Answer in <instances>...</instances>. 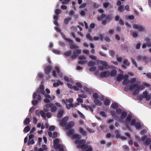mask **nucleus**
Segmentation results:
<instances>
[{"instance_id":"obj_45","label":"nucleus","mask_w":151,"mask_h":151,"mask_svg":"<svg viewBox=\"0 0 151 151\" xmlns=\"http://www.w3.org/2000/svg\"><path fill=\"white\" fill-rule=\"evenodd\" d=\"M118 11L120 12H122L124 10V7L122 6H120L118 9Z\"/></svg>"},{"instance_id":"obj_10","label":"nucleus","mask_w":151,"mask_h":151,"mask_svg":"<svg viewBox=\"0 0 151 151\" xmlns=\"http://www.w3.org/2000/svg\"><path fill=\"white\" fill-rule=\"evenodd\" d=\"M75 124V123L73 121H70L68 122L65 127L66 129H69L73 127Z\"/></svg>"},{"instance_id":"obj_1","label":"nucleus","mask_w":151,"mask_h":151,"mask_svg":"<svg viewBox=\"0 0 151 151\" xmlns=\"http://www.w3.org/2000/svg\"><path fill=\"white\" fill-rule=\"evenodd\" d=\"M105 18V20L102 21V24L103 25H105L107 22H111L112 19L113 17L111 14H108L106 16L105 14L103 13L101 16H98L97 18L98 21H101Z\"/></svg>"},{"instance_id":"obj_62","label":"nucleus","mask_w":151,"mask_h":151,"mask_svg":"<svg viewBox=\"0 0 151 151\" xmlns=\"http://www.w3.org/2000/svg\"><path fill=\"white\" fill-rule=\"evenodd\" d=\"M55 148H57L59 150L63 148V147L61 145L59 144L55 146Z\"/></svg>"},{"instance_id":"obj_27","label":"nucleus","mask_w":151,"mask_h":151,"mask_svg":"<svg viewBox=\"0 0 151 151\" xmlns=\"http://www.w3.org/2000/svg\"><path fill=\"white\" fill-rule=\"evenodd\" d=\"M130 83V81L128 79H125L123 81L122 84L124 85H126Z\"/></svg>"},{"instance_id":"obj_41","label":"nucleus","mask_w":151,"mask_h":151,"mask_svg":"<svg viewBox=\"0 0 151 151\" xmlns=\"http://www.w3.org/2000/svg\"><path fill=\"white\" fill-rule=\"evenodd\" d=\"M30 122V119L29 118H26L24 122V123L25 124H27Z\"/></svg>"},{"instance_id":"obj_43","label":"nucleus","mask_w":151,"mask_h":151,"mask_svg":"<svg viewBox=\"0 0 151 151\" xmlns=\"http://www.w3.org/2000/svg\"><path fill=\"white\" fill-rule=\"evenodd\" d=\"M116 60L119 62H121L122 61V58L121 57H119L118 55H116Z\"/></svg>"},{"instance_id":"obj_37","label":"nucleus","mask_w":151,"mask_h":151,"mask_svg":"<svg viewBox=\"0 0 151 151\" xmlns=\"http://www.w3.org/2000/svg\"><path fill=\"white\" fill-rule=\"evenodd\" d=\"M122 148L125 151H129V147L127 145H124L123 146Z\"/></svg>"},{"instance_id":"obj_22","label":"nucleus","mask_w":151,"mask_h":151,"mask_svg":"<svg viewBox=\"0 0 151 151\" xmlns=\"http://www.w3.org/2000/svg\"><path fill=\"white\" fill-rule=\"evenodd\" d=\"M121 113V119H124L125 118L127 115V112L126 111H123Z\"/></svg>"},{"instance_id":"obj_49","label":"nucleus","mask_w":151,"mask_h":151,"mask_svg":"<svg viewBox=\"0 0 151 151\" xmlns=\"http://www.w3.org/2000/svg\"><path fill=\"white\" fill-rule=\"evenodd\" d=\"M88 147V146L86 144H83L81 146V148L83 150L87 149Z\"/></svg>"},{"instance_id":"obj_31","label":"nucleus","mask_w":151,"mask_h":151,"mask_svg":"<svg viewBox=\"0 0 151 151\" xmlns=\"http://www.w3.org/2000/svg\"><path fill=\"white\" fill-rule=\"evenodd\" d=\"M104 104L106 106H109L110 103V101L108 99H106L104 101Z\"/></svg>"},{"instance_id":"obj_61","label":"nucleus","mask_w":151,"mask_h":151,"mask_svg":"<svg viewBox=\"0 0 151 151\" xmlns=\"http://www.w3.org/2000/svg\"><path fill=\"white\" fill-rule=\"evenodd\" d=\"M96 67L93 66H92L90 68L89 70L90 71L93 72L94 71L96 70Z\"/></svg>"},{"instance_id":"obj_36","label":"nucleus","mask_w":151,"mask_h":151,"mask_svg":"<svg viewBox=\"0 0 151 151\" xmlns=\"http://www.w3.org/2000/svg\"><path fill=\"white\" fill-rule=\"evenodd\" d=\"M30 130V128L29 126H27L24 128V131L25 133L28 132Z\"/></svg>"},{"instance_id":"obj_5","label":"nucleus","mask_w":151,"mask_h":151,"mask_svg":"<svg viewBox=\"0 0 151 151\" xmlns=\"http://www.w3.org/2000/svg\"><path fill=\"white\" fill-rule=\"evenodd\" d=\"M137 59L138 60L144 61L147 63H148L147 57L145 56L138 55L137 57Z\"/></svg>"},{"instance_id":"obj_34","label":"nucleus","mask_w":151,"mask_h":151,"mask_svg":"<svg viewBox=\"0 0 151 151\" xmlns=\"http://www.w3.org/2000/svg\"><path fill=\"white\" fill-rule=\"evenodd\" d=\"M109 53L110 55H111L112 57H114L115 54V52L113 50H110L109 52Z\"/></svg>"},{"instance_id":"obj_64","label":"nucleus","mask_w":151,"mask_h":151,"mask_svg":"<svg viewBox=\"0 0 151 151\" xmlns=\"http://www.w3.org/2000/svg\"><path fill=\"white\" fill-rule=\"evenodd\" d=\"M55 127L54 126H51L49 127V130L50 131H53L55 129Z\"/></svg>"},{"instance_id":"obj_19","label":"nucleus","mask_w":151,"mask_h":151,"mask_svg":"<svg viewBox=\"0 0 151 151\" xmlns=\"http://www.w3.org/2000/svg\"><path fill=\"white\" fill-rule=\"evenodd\" d=\"M124 79V76L122 74H119L117 78V80L118 81H121Z\"/></svg>"},{"instance_id":"obj_11","label":"nucleus","mask_w":151,"mask_h":151,"mask_svg":"<svg viewBox=\"0 0 151 151\" xmlns=\"http://www.w3.org/2000/svg\"><path fill=\"white\" fill-rule=\"evenodd\" d=\"M39 94V91H37L36 92L34 93L33 95V98L34 99H36L39 101H40L41 99V96Z\"/></svg>"},{"instance_id":"obj_4","label":"nucleus","mask_w":151,"mask_h":151,"mask_svg":"<svg viewBox=\"0 0 151 151\" xmlns=\"http://www.w3.org/2000/svg\"><path fill=\"white\" fill-rule=\"evenodd\" d=\"M69 117L68 116L64 117L62 119V120L60 122V125L63 127H66L67 124V121Z\"/></svg>"},{"instance_id":"obj_2","label":"nucleus","mask_w":151,"mask_h":151,"mask_svg":"<svg viewBox=\"0 0 151 151\" xmlns=\"http://www.w3.org/2000/svg\"><path fill=\"white\" fill-rule=\"evenodd\" d=\"M140 82L139 81H137L134 84L130 85L129 86L130 90H132L134 88H136L138 90H142L145 88V85L148 86V84L145 83L144 84H140Z\"/></svg>"},{"instance_id":"obj_9","label":"nucleus","mask_w":151,"mask_h":151,"mask_svg":"<svg viewBox=\"0 0 151 151\" xmlns=\"http://www.w3.org/2000/svg\"><path fill=\"white\" fill-rule=\"evenodd\" d=\"M123 64L122 65V68L124 69L127 68V67L130 65V63L127 59H124L123 61Z\"/></svg>"},{"instance_id":"obj_54","label":"nucleus","mask_w":151,"mask_h":151,"mask_svg":"<svg viewBox=\"0 0 151 151\" xmlns=\"http://www.w3.org/2000/svg\"><path fill=\"white\" fill-rule=\"evenodd\" d=\"M95 63L93 61H89L88 63V65L89 66H92L94 65Z\"/></svg>"},{"instance_id":"obj_59","label":"nucleus","mask_w":151,"mask_h":151,"mask_svg":"<svg viewBox=\"0 0 151 151\" xmlns=\"http://www.w3.org/2000/svg\"><path fill=\"white\" fill-rule=\"evenodd\" d=\"M109 4V2L104 3L103 4V6L105 8H107Z\"/></svg>"},{"instance_id":"obj_33","label":"nucleus","mask_w":151,"mask_h":151,"mask_svg":"<svg viewBox=\"0 0 151 151\" xmlns=\"http://www.w3.org/2000/svg\"><path fill=\"white\" fill-rule=\"evenodd\" d=\"M81 52V50L80 49H76L73 51V54H79Z\"/></svg>"},{"instance_id":"obj_6","label":"nucleus","mask_w":151,"mask_h":151,"mask_svg":"<svg viewBox=\"0 0 151 151\" xmlns=\"http://www.w3.org/2000/svg\"><path fill=\"white\" fill-rule=\"evenodd\" d=\"M133 28L134 29H137L140 32L144 31L145 30V28L142 26L141 25L139 26L137 24H134Z\"/></svg>"},{"instance_id":"obj_58","label":"nucleus","mask_w":151,"mask_h":151,"mask_svg":"<svg viewBox=\"0 0 151 151\" xmlns=\"http://www.w3.org/2000/svg\"><path fill=\"white\" fill-rule=\"evenodd\" d=\"M132 35L133 37L135 38L138 36V34L137 32H133Z\"/></svg>"},{"instance_id":"obj_26","label":"nucleus","mask_w":151,"mask_h":151,"mask_svg":"<svg viewBox=\"0 0 151 151\" xmlns=\"http://www.w3.org/2000/svg\"><path fill=\"white\" fill-rule=\"evenodd\" d=\"M79 131L80 133L82 134L83 135H86V131H84L83 129L82 128H80Z\"/></svg>"},{"instance_id":"obj_60","label":"nucleus","mask_w":151,"mask_h":151,"mask_svg":"<svg viewBox=\"0 0 151 151\" xmlns=\"http://www.w3.org/2000/svg\"><path fill=\"white\" fill-rule=\"evenodd\" d=\"M140 90H138V89H136L132 93L134 95H136L138 93V91Z\"/></svg>"},{"instance_id":"obj_47","label":"nucleus","mask_w":151,"mask_h":151,"mask_svg":"<svg viewBox=\"0 0 151 151\" xmlns=\"http://www.w3.org/2000/svg\"><path fill=\"white\" fill-rule=\"evenodd\" d=\"M115 133L116 134V137L117 138H120L121 136L120 134L119 133V131L118 130H116L115 131Z\"/></svg>"},{"instance_id":"obj_57","label":"nucleus","mask_w":151,"mask_h":151,"mask_svg":"<svg viewBox=\"0 0 151 151\" xmlns=\"http://www.w3.org/2000/svg\"><path fill=\"white\" fill-rule=\"evenodd\" d=\"M78 96L79 97L83 98H86L87 97V96L86 95L84 94H79Z\"/></svg>"},{"instance_id":"obj_50","label":"nucleus","mask_w":151,"mask_h":151,"mask_svg":"<svg viewBox=\"0 0 151 151\" xmlns=\"http://www.w3.org/2000/svg\"><path fill=\"white\" fill-rule=\"evenodd\" d=\"M64 39L66 41H67L70 43H73V41L72 40H71L69 38H67L66 36H65V37L64 38Z\"/></svg>"},{"instance_id":"obj_42","label":"nucleus","mask_w":151,"mask_h":151,"mask_svg":"<svg viewBox=\"0 0 151 151\" xmlns=\"http://www.w3.org/2000/svg\"><path fill=\"white\" fill-rule=\"evenodd\" d=\"M35 143V142L33 139H31L30 140H28V142H27V145H29L31 144H33Z\"/></svg>"},{"instance_id":"obj_52","label":"nucleus","mask_w":151,"mask_h":151,"mask_svg":"<svg viewBox=\"0 0 151 151\" xmlns=\"http://www.w3.org/2000/svg\"><path fill=\"white\" fill-rule=\"evenodd\" d=\"M116 111L117 114H120L122 112V110L120 108L117 109Z\"/></svg>"},{"instance_id":"obj_21","label":"nucleus","mask_w":151,"mask_h":151,"mask_svg":"<svg viewBox=\"0 0 151 151\" xmlns=\"http://www.w3.org/2000/svg\"><path fill=\"white\" fill-rule=\"evenodd\" d=\"M111 107L114 109H116L118 107V104L116 102L113 103L111 105Z\"/></svg>"},{"instance_id":"obj_46","label":"nucleus","mask_w":151,"mask_h":151,"mask_svg":"<svg viewBox=\"0 0 151 151\" xmlns=\"http://www.w3.org/2000/svg\"><path fill=\"white\" fill-rule=\"evenodd\" d=\"M93 97L95 99H97L99 98V96L97 93H94L93 95Z\"/></svg>"},{"instance_id":"obj_18","label":"nucleus","mask_w":151,"mask_h":151,"mask_svg":"<svg viewBox=\"0 0 151 151\" xmlns=\"http://www.w3.org/2000/svg\"><path fill=\"white\" fill-rule=\"evenodd\" d=\"M55 68L58 75L60 76L61 77L62 76V74L60 72V70L59 67L58 66H56L55 67Z\"/></svg>"},{"instance_id":"obj_23","label":"nucleus","mask_w":151,"mask_h":151,"mask_svg":"<svg viewBox=\"0 0 151 151\" xmlns=\"http://www.w3.org/2000/svg\"><path fill=\"white\" fill-rule=\"evenodd\" d=\"M72 137L74 139H77V140H79V139L81 138V136L78 134H73Z\"/></svg>"},{"instance_id":"obj_35","label":"nucleus","mask_w":151,"mask_h":151,"mask_svg":"<svg viewBox=\"0 0 151 151\" xmlns=\"http://www.w3.org/2000/svg\"><path fill=\"white\" fill-rule=\"evenodd\" d=\"M57 110V107L55 106H52L51 108L50 111L52 112H55Z\"/></svg>"},{"instance_id":"obj_20","label":"nucleus","mask_w":151,"mask_h":151,"mask_svg":"<svg viewBox=\"0 0 151 151\" xmlns=\"http://www.w3.org/2000/svg\"><path fill=\"white\" fill-rule=\"evenodd\" d=\"M40 114H41V116L44 119H46V114L44 112L43 110H41L40 111Z\"/></svg>"},{"instance_id":"obj_48","label":"nucleus","mask_w":151,"mask_h":151,"mask_svg":"<svg viewBox=\"0 0 151 151\" xmlns=\"http://www.w3.org/2000/svg\"><path fill=\"white\" fill-rule=\"evenodd\" d=\"M71 53V51H67L64 53V55L67 56H69L70 55Z\"/></svg>"},{"instance_id":"obj_56","label":"nucleus","mask_w":151,"mask_h":151,"mask_svg":"<svg viewBox=\"0 0 151 151\" xmlns=\"http://www.w3.org/2000/svg\"><path fill=\"white\" fill-rule=\"evenodd\" d=\"M78 59L79 60H86V58L85 56L84 55H82L81 56H79L78 57Z\"/></svg>"},{"instance_id":"obj_55","label":"nucleus","mask_w":151,"mask_h":151,"mask_svg":"<svg viewBox=\"0 0 151 151\" xmlns=\"http://www.w3.org/2000/svg\"><path fill=\"white\" fill-rule=\"evenodd\" d=\"M71 0H64L62 2V3L63 4H68L69 2Z\"/></svg>"},{"instance_id":"obj_16","label":"nucleus","mask_w":151,"mask_h":151,"mask_svg":"<svg viewBox=\"0 0 151 151\" xmlns=\"http://www.w3.org/2000/svg\"><path fill=\"white\" fill-rule=\"evenodd\" d=\"M63 85V82L61 81L60 80H58V82H54L53 83V86L55 87H56L58 86H59V85Z\"/></svg>"},{"instance_id":"obj_28","label":"nucleus","mask_w":151,"mask_h":151,"mask_svg":"<svg viewBox=\"0 0 151 151\" xmlns=\"http://www.w3.org/2000/svg\"><path fill=\"white\" fill-rule=\"evenodd\" d=\"M71 19L70 18L68 17L66 18H65L64 20V23L65 24H68L69 22L70 21Z\"/></svg>"},{"instance_id":"obj_63","label":"nucleus","mask_w":151,"mask_h":151,"mask_svg":"<svg viewBox=\"0 0 151 151\" xmlns=\"http://www.w3.org/2000/svg\"><path fill=\"white\" fill-rule=\"evenodd\" d=\"M78 113L80 117H81V118H84V115H83V114L81 113L80 111H78Z\"/></svg>"},{"instance_id":"obj_44","label":"nucleus","mask_w":151,"mask_h":151,"mask_svg":"<svg viewBox=\"0 0 151 151\" xmlns=\"http://www.w3.org/2000/svg\"><path fill=\"white\" fill-rule=\"evenodd\" d=\"M53 106V104L52 103H50L49 104H46L45 105V107L46 108H50L51 107Z\"/></svg>"},{"instance_id":"obj_24","label":"nucleus","mask_w":151,"mask_h":151,"mask_svg":"<svg viewBox=\"0 0 151 151\" xmlns=\"http://www.w3.org/2000/svg\"><path fill=\"white\" fill-rule=\"evenodd\" d=\"M116 71L115 69H113L111 70V76L112 77L115 76L116 74Z\"/></svg>"},{"instance_id":"obj_17","label":"nucleus","mask_w":151,"mask_h":151,"mask_svg":"<svg viewBox=\"0 0 151 151\" xmlns=\"http://www.w3.org/2000/svg\"><path fill=\"white\" fill-rule=\"evenodd\" d=\"M86 142V140L84 139H82L81 140H76L75 141V143L79 144H84Z\"/></svg>"},{"instance_id":"obj_13","label":"nucleus","mask_w":151,"mask_h":151,"mask_svg":"<svg viewBox=\"0 0 151 151\" xmlns=\"http://www.w3.org/2000/svg\"><path fill=\"white\" fill-rule=\"evenodd\" d=\"M101 64L103 66L104 68V69L106 70L109 69L110 68V66L106 62L104 61H101Z\"/></svg>"},{"instance_id":"obj_25","label":"nucleus","mask_w":151,"mask_h":151,"mask_svg":"<svg viewBox=\"0 0 151 151\" xmlns=\"http://www.w3.org/2000/svg\"><path fill=\"white\" fill-rule=\"evenodd\" d=\"M60 142V140L58 138H56L53 141V143L54 144V147H55L56 145H58V143Z\"/></svg>"},{"instance_id":"obj_39","label":"nucleus","mask_w":151,"mask_h":151,"mask_svg":"<svg viewBox=\"0 0 151 151\" xmlns=\"http://www.w3.org/2000/svg\"><path fill=\"white\" fill-rule=\"evenodd\" d=\"M86 37L88 40H93L92 37L91 36L90 34L89 33H88L86 35Z\"/></svg>"},{"instance_id":"obj_14","label":"nucleus","mask_w":151,"mask_h":151,"mask_svg":"<svg viewBox=\"0 0 151 151\" xmlns=\"http://www.w3.org/2000/svg\"><path fill=\"white\" fill-rule=\"evenodd\" d=\"M52 69V67L50 65H48L46 67L45 69V73L47 74H48L50 72Z\"/></svg>"},{"instance_id":"obj_38","label":"nucleus","mask_w":151,"mask_h":151,"mask_svg":"<svg viewBox=\"0 0 151 151\" xmlns=\"http://www.w3.org/2000/svg\"><path fill=\"white\" fill-rule=\"evenodd\" d=\"M151 142V139L150 138H147L145 142V144L147 145H149Z\"/></svg>"},{"instance_id":"obj_30","label":"nucleus","mask_w":151,"mask_h":151,"mask_svg":"<svg viewBox=\"0 0 151 151\" xmlns=\"http://www.w3.org/2000/svg\"><path fill=\"white\" fill-rule=\"evenodd\" d=\"M94 102L95 103V104L100 106L102 104L101 102L98 100H94Z\"/></svg>"},{"instance_id":"obj_12","label":"nucleus","mask_w":151,"mask_h":151,"mask_svg":"<svg viewBox=\"0 0 151 151\" xmlns=\"http://www.w3.org/2000/svg\"><path fill=\"white\" fill-rule=\"evenodd\" d=\"M144 40L145 41L146 44L147 46L149 47H151V40L148 37H146L145 39Z\"/></svg>"},{"instance_id":"obj_29","label":"nucleus","mask_w":151,"mask_h":151,"mask_svg":"<svg viewBox=\"0 0 151 151\" xmlns=\"http://www.w3.org/2000/svg\"><path fill=\"white\" fill-rule=\"evenodd\" d=\"M68 130V134L70 135H72L74 133V130L73 129H70Z\"/></svg>"},{"instance_id":"obj_32","label":"nucleus","mask_w":151,"mask_h":151,"mask_svg":"<svg viewBox=\"0 0 151 151\" xmlns=\"http://www.w3.org/2000/svg\"><path fill=\"white\" fill-rule=\"evenodd\" d=\"M70 49H73L78 48V47L74 44H72L70 45Z\"/></svg>"},{"instance_id":"obj_51","label":"nucleus","mask_w":151,"mask_h":151,"mask_svg":"<svg viewBox=\"0 0 151 151\" xmlns=\"http://www.w3.org/2000/svg\"><path fill=\"white\" fill-rule=\"evenodd\" d=\"M148 95V93L146 91H145L143 93L142 95V96L143 98H146L147 97Z\"/></svg>"},{"instance_id":"obj_53","label":"nucleus","mask_w":151,"mask_h":151,"mask_svg":"<svg viewBox=\"0 0 151 151\" xmlns=\"http://www.w3.org/2000/svg\"><path fill=\"white\" fill-rule=\"evenodd\" d=\"M131 59L132 61V63L133 64H134V65H135V67L136 68H137V63L132 58H131Z\"/></svg>"},{"instance_id":"obj_8","label":"nucleus","mask_w":151,"mask_h":151,"mask_svg":"<svg viewBox=\"0 0 151 151\" xmlns=\"http://www.w3.org/2000/svg\"><path fill=\"white\" fill-rule=\"evenodd\" d=\"M110 75V72L109 70H106L100 74V77L101 78H107Z\"/></svg>"},{"instance_id":"obj_40","label":"nucleus","mask_w":151,"mask_h":151,"mask_svg":"<svg viewBox=\"0 0 151 151\" xmlns=\"http://www.w3.org/2000/svg\"><path fill=\"white\" fill-rule=\"evenodd\" d=\"M66 107L68 109H70L71 107H73V105L72 103H70L69 104H66Z\"/></svg>"},{"instance_id":"obj_7","label":"nucleus","mask_w":151,"mask_h":151,"mask_svg":"<svg viewBox=\"0 0 151 151\" xmlns=\"http://www.w3.org/2000/svg\"><path fill=\"white\" fill-rule=\"evenodd\" d=\"M132 118V115H129L126 119L125 123L126 124V126L127 127H128L129 126V122H130V123L131 122V121L132 120L131 119Z\"/></svg>"},{"instance_id":"obj_15","label":"nucleus","mask_w":151,"mask_h":151,"mask_svg":"<svg viewBox=\"0 0 151 151\" xmlns=\"http://www.w3.org/2000/svg\"><path fill=\"white\" fill-rule=\"evenodd\" d=\"M64 113V110L63 109H60L58 110V117L59 118H61L62 117Z\"/></svg>"},{"instance_id":"obj_3","label":"nucleus","mask_w":151,"mask_h":151,"mask_svg":"<svg viewBox=\"0 0 151 151\" xmlns=\"http://www.w3.org/2000/svg\"><path fill=\"white\" fill-rule=\"evenodd\" d=\"M130 125L131 126L135 125L136 129H141L143 128V125H141L140 122H137L136 123V121L135 119H132Z\"/></svg>"}]
</instances>
